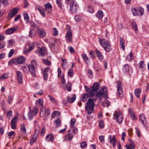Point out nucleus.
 <instances>
[{
	"mask_svg": "<svg viewBox=\"0 0 149 149\" xmlns=\"http://www.w3.org/2000/svg\"><path fill=\"white\" fill-rule=\"evenodd\" d=\"M48 97L49 98L50 100L52 102L55 104L57 103V102L53 97L51 95H48Z\"/></svg>",
	"mask_w": 149,
	"mask_h": 149,
	"instance_id": "obj_37",
	"label": "nucleus"
},
{
	"mask_svg": "<svg viewBox=\"0 0 149 149\" xmlns=\"http://www.w3.org/2000/svg\"><path fill=\"white\" fill-rule=\"evenodd\" d=\"M81 56L86 64H88V63L90 62V60L87 56L86 54L83 53L81 54Z\"/></svg>",
	"mask_w": 149,
	"mask_h": 149,
	"instance_id": "obj_21",
	"label": "nucleus"
},
{
	"mask_svg": "<svg viewBox=\"0 0 149 149\" xmlns=\"http://www.w3.org/2000/svg\"><path fill=\"white\" fill-rule=\"evenodd\" d=\"M120 115H122V113L120 111H116L114 113V115L115 116L113 118V119H115L117 118Z\"/></svg>",
	"mask_w": 149,
	"mask_h": 149,
	"instance_id": "obj_48",
	"label": "nucleus"
},
{
	"mask_svg": "<svg viewBox=\"0 0 149 149\" xmlns=\"http://www.w3.org/2000/svg\"><path fill=\"white\" fill-rule=\"evenodd\" d=\"M36 8L42 15L43 17H45V15L44 9L40 6L38 7V8Z\"/></svg>",
	"mask_w": 149,
	"mask_h": 149,
	"instance_id": "obj_25",
	"label": "nucleus"
},
{
	"mask_svg": "<svg viewBox=\"0 0 149 149\" xmlns=\"http://www.w3.org/2000/svg\"><path fill=\"white\" fill-rule=\"evenodd\" d=\"M15 41L13 39H11L9 40L8 41V44L9 46H11L13 45V43H14Z\"/></svg>",
	"mask_w": 149,
	"mask_h": 149,
	"instance_id": "obj_62",
	"label": "nucleus"
},
{
	"mask_svg": "<svg viewBox=\"0 0 149 149\" xmlns=\"http://www.w3.org/2000/svg\"><path fill=\"white\" fill-rule=\"evenodd\" d=\"M37 32L38 36L41 38H43L46 36V32L45 31L40 27L37 30Z\"/></svg>",
	"mask_w": 149,
	"mask_h": 149,
	"instance_id": "obj_6",
	"label": "nucleus"
},
{
	"mask_svg": "<svg viewBox=\"0 0 149 149\" xmlns=\"http://www.w3.org/2000/svg\"><path fill=\"white\" fill-rule=\"evenodd\" d=\"M17 29V26L12 27L10 29H9L6 30V33L7 34L10 35L13 33Z\"/></svg>",
	"mask_w": 149,
	"mask_h": 149,
	"instance_id": "obj_16",
	"label": "nucleus"
},
{
	"mask_svg": "<svg viewBox=\"0 0 149 149\" xmlns=\"http://www.w3.org/2000/svg\"><path fill=\"white\" fill-rule=\"evenodd\" d=\"M49 69V67L45 68L42 72L44 79L45 81H47V72Z\"/></svg>",
	"mask_w": 149,
	"mask_h": 149,
	"instance_id": "obj_19",
	"label": "nucleus"
},
{
	"mask_svg": "<svg viewBox=\"0 0 149 149\" xmlns=\"http://www.w3.org/2000/svg\"><path fill=\"white\" fill-rule=\"evenodd\" d=\"M8 77V75L6 74H4L3 75L0 77V79H4Z\"/></svg>",
	"mask_w": 149,
	"mask_h": 149,
	"instance_id": "obj_57",
	"label": "nucleus"
},
{
	"mask_svg": "<svg viewBox=\"0 0 149 149\" xmlns=\"http://www.w3.org/2000/svg\"><path fill=\"white\" fill-rule=\"evenodd\" d=\"M24 20L27 23H28L29 22V18L28 14L24 13Z\"/></svg>",
	"mask_w": 149,
	"mask_h": 149,
	"instance_id": "obj_34",
	"label": "nucleus"
},
{
	"mask_svg": "<svg viewBox=\"0 0 149 149\" xmlns=\"http://www.w3.org/2000/svg\"><path fill=\"white\" fill-rule=\"evenodd\" d=\"M97 98H89L86 103L85 108L86 111L88 114L92 113L94 110V107L95 105V102Z\"/></svg>",
	"mask_w": 149,
	"mask_h": 149,
	"instance_id": "obj_2",
	"label": "nucleus"
},
{
	"mask_svg": "<svg viewBox=\"0 0 149 149\" xmlns=\"http://www.w3.org/2000/svg\"><path fill=\"white\" fill-rule=\"evenodd\" d=\"M36 103L38 106H41V107H43V101L42 99H40L37 100L36 101Z\"/></svg>",
	"mask_w": 149,
	"mask_h": 149,
	"instance_id": "obj_26",
	"label": "nucleus"
},
{
	"mask_svg": "<svg viewBox=\"0 0 149 149\" xmlns=\"http://www.w3.org/2000/svg\"><path fill=\"white\" fill-rule=\"evenodd\" d=\"M73 137V135L72 134H68L65 136V139L67 140H71Z\"/></svg>",
	"mask_w": 149,
	"mask_h": 149,
	"instance_id": "obj_36",
	"label": "nucleus"
},
{
	"mask_svg": "<svg viewBox=\"0 0 149 149\" xmlns=\"http://www.w3.org/2000/svg\"><path fill=\"white\" fill-rule=\"evenodd\" d=\"M65 1L67 3L69 4L70 6L72 4H74V3L75 2L73 0H65Z\"/></svg>",
	"mask_w": 149,
	"mask_h": 149,
	"instance_id": "obj_54",
	"label": "nucleus"
},
{
	"mask_svg": "<svg viewBox=\"0 0 149 149\" xmlns=\"http://www.w3.org/2000/svg\"><path fill=\"white\" fill-rule=\"evenodd\" d=\"M138 15L142 16L144 13L143 9L141 7H138Z\"/></svg>",
	"mask_w": 149,
	"mask_h": 149,
	"instance_id": "obj_28",
	"label": "nucleus"
},
{
	"mask_svg": "<svg viewBox=\"0 0 149 149\" xmlns=\"http://www.w3.org/2000/svg\"><path fill=\"white\" fill-rule=\"evenodd\" d=\"M55 122L56 125V127H60L61 126V121L59 118H58L55 120Z\"/></svg>",
	"mask_w": 149,
	"mask_h": 149,
	"instance_id": "obj_35",
	"label": "nucleus"
},
{
	"mask_svg": "<svg viewBox=\"0 0 149 149\" xmlns=\"http://www.w3.org/2000/svg\"><path fill=\"white\" fill-rule=\"evenodd\" d=\"M95 52L97 55V56L99 59L101 60L103 59L104 58V56L102 53L99 51L97 49H95Z\"/></svg>",
	"mask_w": 149,
	"mask_h": 149,
	"instance_id": "obj_27",
	"label": "nucleus"
},
{
	"mask_svg": "<svg viewBox=\"0 0 149 149\" xmlns=\"http://www.w3.org/2000/svg\"><path fill=\"white\" fill-rule=\"evenodd\" d=\"M100 87L99 83L98 82L94 83L93 86L90 88L86 86H85L84 88L87 93H85L83 95L81 100L84 102L87 100L88 97H91L95 96V98H99L101 101L102 97L104 95H106L107 91L104 87H102V89H99Z\"/></svg>",
	"mask_w": 149,
	"mask_h": 149,
	"instance_id": "obj_1",
	"label": "nucleus"
},
{
	"mask_svg": "<svg viewBox=\"0 0 149 149\" xmlns=\"http://www.w3.org/2000/svg\"><path fill=\"white\" fill-rule=\"evenodd\" d=\"M7 1L6 0H0V4L4 5L6 6L7 3Z\"/></svg>",
	"mask_w": 149,
	"mask_h": 149,
	"instance_id": "obj_56",
	"label": "nucleus"
},
{
	"mask_svg": "<svg viewBox=\"0 0 149 149\" xmlns=\"http://www.w3.org/2000/svg\"><path fill=\"white\" fill-rule=\"evenodd\" d=\"M29 71L32 76L35 77H36V71L34 65L33 64H31L28 65Z\"/></svg>",
	"mask_w": 149,
	"mask_h": 149,
	"instance_id": "obj_4",
	"label": "nucleus"
},
{
	"mask_svg": "<svg viewBox=\"0 0 149 149\" xmlns=\"http://www.w3.org/2000/svg\"><path fill=\"white\" fill-rule=\"evenodd\" d=\"M120 46L123 50H124L125 49L124 45L125 42L124 39L121 37L120 38Z\"/></svg>",
	"mask_w": 149,
	"mask_h": 149,
	"instance_id": "obj_20",
	"label": "nucleus"
},
{
	"mask_svg": "<svg viewBox=\"0 0 149 149\" xmlns=\"http://www.w3.org/2000/svg\"><path fill=\"white\" fill-rule=\"evenodd\" d=\"M16 74L19 84H22V79L23 78L22 73L19 71H16Z\"/></svg>",
	"mask_w": 149,
	"mask_h": 149,
	"instance_id": "obj_9",
	"label": "nucleus"
},
{
	"mask_svg": "<svg viewBox=\"0 0 149 149\" xmlns=\"http://www.w3.org/2000/svg\"><path fill=\"white\" fill-rule=\"evenodd\" d=\"M132 28L136 32L138 30V27L136 23L134 22H132Z\"/></svg>",
	"mask_w": 149,
	"mask_h": 149,
	"instance_id": "obj_40",
	"label": "nucleus"
},
{
	"mask_svg": "<svg viewBox=\"0 0 149 149\" xmlns=\"http://www.w3.org/2000/svg\"><path fill=\"white\" fill-rule=\"evenodd\" d=\"M139 118L142 124L144 125H145L146 124L147 121L145 115L142 113L140 115Z\"/></svg>",
	"mask_w": 149,
	"mask_h": 149,
	"instance_id": "obj_18",
	"label": "nucleus"
},
{
	"mask_svg": "<svg viewBox=\"0 0 149 149\" xmlns=\"http://www.w3.org/2000/svg\"><path fill=\"white\" fill-rule=\"evenodd\" d=\"M76 123V120L74 119H71L70 121V126L72 128L74 127Z\"/></svg>",
	"mask_w": 149,
	"mask_h": 149,
	"instance_id": "obj_49",
	"label": "nucleus"
},
{
	"mask_svg": "<svg viewBox=\"0 0 149 149\" xmlns=\"http://www.w3.org/2000/svg\"><path fill=\"white\" fill-rule=\"evenodd\" d=\"M15 59L16 65L22 64L26 60L25 57L22 56Z\"/></svg>",
	"mask_w": 149,
	"mask_h": 149,
	"instance_id": "obj_10",
	"label": "nucleus"
},
{
	"mask_svg": "<svg viewBox=\"0 0 149 149\" xmlns=\"http://www.w3.org/2000/svg\"><path fill=\"white\" fill-rule=\"evenodd\" d=\"M54 136L51 134L47 135L46 137V140L48 141L52 142L54 141Z\"/></svg>",
	"mask_w": 149,
	"mask_h": 149,
	"instance_id": "obj_23",
	"label": "nucleus"
},
{
	"mask_svg": "<svg viewBox=\"0 0 149 149\" xmlns=\"http://www.w3.org/2000/svg\"><path fill=\"white\" fill-rule=\"evenodd\" d=\"M42 62L45 65L48 66H49L51 64V63L49 61L45 59H42Z\"/></svg>",
	"mask_w": 149,
	"mask_h": 149,
	"instance_id": "obj_43",
	"label": "nucleus"
},
{
	"mask_svg": "<svg viewBox=\"0 0 149 149\" xmlns=\"http://www.w3.org/2000/svg\"><path fill=\"white\" fill-rule=\"evenodd\" d=\"M116 86L118 88L117 95L118 96L123 95V92L121 87L122 84L121 82L120 81H118L117 82Z\"/></svg>",
	"mask_w": 149,
	"mask_h": 149,
	"instance_id": "obj_5",
	"label": "nucleus"
},
{
	"mask_svg": "<svg viewBox=\"0 0 149 149\" xmlns=\"http://www.w3.org/2000/svg\"><path fill=\"white\" fill-rule=\"evenodd\" d=\"M103 15V14L102 11L100 10L97 12L96 16L99 19H100L102 17Z\"/></svg>",
	"mask_w": 149,
	"mask_h": 149,
	"instance_id": "obj_31",
	"label": "nucleus"
},
{
	"mask_svg": "<svg viewBox=\"0 0 149 149\" xmlns=\"http://www.w3.org/2000/svg\"><path fill=\"white\" fill-rule=\"evenodd\" d=\"M99 125L100 128H102L104 126V123L102 120H99Z\"/></svg>",
	"mask_w": 149,
	"mask_h": 149,
	"instance_id": "obj_42",
	"label": "nucleus"
},
{
	"mask_svg": "<svg viewBox=\"0 0 149 149\" xmlns=\"http://www.w3.org/2000/svg\"><path fill=\"white\" fill-rule=\"evenodd\" d=\"M79 5L75 2L70 6V10L72 12L77 13V10L79 8Z\"/></svg>",
	"mask_w": 149,
	"mask_h": 149,
	"instance_id": "obj_11",
	"label": "nucleus"
},
{
	"mask_svg": "<svg viewBox=\"0 0 149 149\" xmlns=\"http://www.w3.org/2000/svg\"><path fill=\"white\" fill-rule=\"evenodd\" d=\"M135 129H136V132L137 133V136L139 137H140L141 136L140 134V131L139 130V128L137 127H135Z\"/></svg>",
	"mask_w": 149,
	"mask_h": 149,
	"instance_id": "obj_61",
	"label": "nucleus"
},
{
	"mask_svg": "<svg viewBox=\"0 0 149 149\" xmlns=\"http://www.w3.org/2000/svg\"><path fill=\"white\" fill-rule=\"evenodd\" d=\"M74 74V72L73 70L72 69H70L68 72V74L69 76L71 77H72L73 76Z\"/></svg>",
	"mask_w": 149,
	"mask_h": 149,
	"instance_id": "obj_53",
	"label": "nucleus"
},
{
	"mask_svg": "<svg viewBox=\"0 0 149 149\" xmlns=\"http://www.w3.org/2000/svg\"><path fill=\"white\" fill-rule=\"evenodd\" d=\"M66 88L67 90L68 91H71V84L69 83L68 82L66 86Z\"/></svg>",
	"mask_w": 149,
	"mask_h": 149,
	"instance_id": "obj_47",
	"label": "nucleus"
},
{
	"mask_svg": "<svg viewBox=\"0 0 149 149\" xmlns=\"http://www.w3.org/2000/svg\"><path fill=\"white\" fill-rule=\"evenodd\" d=\"M13 63L16 64L15 58H12L9 61L8 63V65L10 66Z\"/></svg>",
	"mask_w": 149,
	"mask_h": 149,
	"instance_id": "obj_50",
	"label": "nucleus"
},
{
	"mask_svg": "<svg viewBox=\"0 0 149 149\" xmlns=\"http://www.w3.org/2000/svg\"><path fill=\"white\" fill-rule=\"evenodd\" d=\"M107 44L103 48L105 51L107 52H109L111 51L112 48H111V44L110 42Z\"/></svg>",
	"mask_w": 149,
	"mask_h": 149,
	"instance_id": "obj_24",
	"label": "nucleus"
},
{
	"mask_svg": "<svg viewBox=\"0 0 149 149\" xmlns=\"http://www.w3.org/2000/svg\"><path fill=\"white\" fill-rule=\"evenodd\" d=\"M19 8H15L12 9L8 14V16L10 18H12L18 12Z\"/></svg>",
	"mask_w": 149,
	"mask_h": 149,
	"instance_id": "obj_8",
	"label": "nucleus"
},
{
	"mask_svg": "<svg viewBox=\"0 0 149 149\" xmlns=\"http://www.w3.org/2000/svg\"><path fill=\"white\" fill-rule=\"evenodd\" d=\"M28 46H29V47L28 49V52H30L33 48V47L34 46V44L33 43H32L30 45L29 44H28Z\"/></svg>",
	"mask_w": 149,
	"mask_h": 149,
	"instance_id": "obj_51",
	"label": "nucleus"
},
{
	"mask_svg": "<svg viewBox=\"0 0 149 149\" xmlns=\"http://www.w3.org/2000/svg\"><path fill=\"white\" fill-rule=\"evenodd\" d=\"M76 98V95L75 94H74L73 95V96L72 97L69 98V97L68 99V101L70 103L73 102L75 100Z\"/></svg>",
	"mask_w": 149,
	"mask_h": 149,
	"instance_id": "obj_33",
	"label": "nucleus"
},
{
	"mask_svg": "<svg viewBox=\"0 0 149 149\" xmlns=\"http://www.w3.org/2000/svg\"><path fill=\"white\" fill-rule=\"evenodd\" d=\"M87 11L90 13H93L94 12L93 9L91 7H88L87 8Z\"/></svg>",
	"mask_w": 149,
	"mask_h": 149,
	"instance_id": "obj_64",
	"label": "nucleus"
},
{
	"mask_svg": "<svg viewBox=\"0 0 149 149\" xmlns=\"http://www.w3.org/2000/svg\"><path fill=\"white\" fill-rule=\"evenodd\" d=\"M141 92V90L139 88L135 89L134 91V93L137 97H140Z\"/></svg>",
	"mask_w": 149,
	"mask_h": 149,
	"instance_id": "obj_32",
	"label": "nucleus"
},
{
	"mask_svg": "<svg viewBox=\"0 0 149 149\" xmlns=\"http://www.w3.org/2000/svg\"><path fill=\"white\" fill-rule=\"evenodd\" d=\"M60 114V113L59 111H55L53 112L52 114V118H54L55 116H58Z\"/></svg>",
	"mask_w": 149,
	"mask_h": 149,
	"instance_id": "obj_46",
	"label": "nucleus"
},
{
	"mask_svg": "<svg viewBox=\"0 0 149 149\" xmlns=\"http://www.w3.org/2000/svg\"><path fill=\"white\" fill-rule=\"evenodd\" d=\"M87 72L88 75L90 76V77H93V72L92 71L89 69L88 70Z\"/></svg>",
	"mask_w": 149,
	"mask_h": 149,
	"instance_id": "obj_63",
	"label": "nucleus"
},
{
	"mask_svg": "<svg viewBox=\"0 0 149 149\" xmlns=\"http://www.w3.org/2000/svg\"><path fill=\"white\" fill-rule=\"evenodd\" d=\"M40 130V126H38V128L36 130V131L33 136L32 137L31 139L30 142V144L32 145L34 143H35L37 140V138L39 134Z\"/></svg>",
	"mask_w": 149,
	"mask_h": 149,
	"instance_id": "obj_3",
	"label": "nucleus"
},
{
	"mask_svg": "<svg viewBox=\"0 0 149 149\" xmlns=\"http://www.w3.org/2000/svg\"><path fill=\"white\" fill-rule=\"evenodd\" d=\"M139 67L140 68L144 70L145 69V65L144 63V62L143 61H141L139 63Z\"/></svg>",
	"mask_w": 149,
	"mask_h": 149,
	"instance_id": "obj_39",
	"label": "nucleus"
},
{
	"mask_svg": "<svg viewBox=\"0 0 149 149\" xmlns=\"http://www.w3.org/2000/svg\"><path fill=\"white\" fill-rule=\"evenodd\" d=\"M119 115V116L115 119H116V120L118 122V123H121L122 122L123 119V117L122 115Z\"/></svg>",
	"mask_w": 149,
	"mask_h": 149,
	"instance_id": "obj_38",
	"label": "nucleus"
},
{
	"mask_svg": "<svg viewBox=\"0 0 149 149\" xmlns=\"http://www.w3.org/2000/svg\"><path fill=\"white\" fill-rule=\"evenodd\" d=\"M99 42L101 44L102 46L104 48L110 42L105 39H99Z\"/></svg>",
	"mask_w": 149,
	"mask_h": 149,
	"instance_id": "obj_17",
	"label": "nucleus"
},
{
	"mask_svg": "<svg viewBox=\"0 0 149 149\" xmlns=\"http://www.w3.org/2000/svg\"><path fill=\"white\" fill-rule=\"evenodd\" d=\"M30 25L31 27L36 28L37 30L40 27L39 26L37 25L35 23L33 22H30Z\"/></svg>",
	"mask_w": 149,
	"mask_h": 149,
	"instance_id": "obj_44",
	"label": "nucleus"
},
{
	"mask_svg": "<svg viewBox=\"0 0 149 149\" xmlns=\"http://www.w3.org/2000/svg\"><path fill=\"white\" fill-rule=\"evenodd\" d=\"M13 121H11L10 122L11 127L12 129H15L16 128V123H14Z\"/></svg>",
	"mask_w": 149,
	"mask_h": 149,
	"instance_id": "obj_60",
	"label": "nucleus"
},
{
	"mask_svg": "<svg viewBox=\"0 0 149 149\" xmlns=\"http://www.w3.org/2000/svg\"><path fill=\"white\" fill-rule=\"evenodd\" d=\"M102 104L103 107H108L110 105V103L109 101L106 100L105 102H103L102 103Z\"/></svg>",
	"mask_w": 149,
	"mask_h": 149,
	"instance_id": "obj_41",
	"label": "nucleus"
},
{
	"mask_svg": "<svg viewBox=\"0 0 149 149\" xmlns=\"http://www.w3.org/2000/svg\"><path fill=\"white\" fill-rule=\"evenodd\" d=\"M38 112V109L36 107H34L33 108V110L31 111L30 110L28 113V116L29 117V119L31 120L33 118V114L35 112V115H36Z\"/></svg>",
	"mask_w": 149,
	"mask_h": 149,
	"instance_id": "obj_7",
	"label": "nucleus"
},
{
	"mask_svg": "<svg viewBox=\"0 0 149 149\" xmlns=\"http://www.w3.org/2000/svg\"><path fill=\"white\" fill-rule=\"evenodd\" d=\"M50 109H47L46 110L43 107H41L40 108V116L43 117L45 115L47 114V115H48L50 114Z\"/></svg>",
	"mask_w": 149,
	"mask_h": 149,
	"instance_id": "obj_12",
	"label": "nucleus"
},
{
	"mask_svg": "<svg viewBox=\"0 0 149 149\" xmlns=\"http://www.w3.org/2000/svg\"><path fill=\"white\" fill-rule=\"evenodd\" d=\"M109 142L112 145L113 147H114L116 145V139L113 136L112 138V136L111 135H110L109 136Z\"/></svg>",
	"mask_w": 149,
	"mask_h": 149,
	"instance_id": "obj_14",
	"label": "nucleus"
},
{
	"mask_svg": "<svg viewBox=\"0 0 149 149\" xmlns=\"http://www.w3.org/2000/svg\"><path fill=\"white\" fill-rule=\"evenodd\" d=\"M27 67L25 66H22L21 67V69L24 72L27 73L28 72Z\"/></svg>",
	"mask_w": 149,
	"mask_h": 149,
	"instance_id": "obj_58",
	"label": "nucleus"
},
{
	"mask_svg": "<svg viewBox=\"0 0 149 149\" xmlns=\"http://www.w3.org/2000/svg\"><path fill=\"white\" fill-rule=\"evenodd\" d=\"M72 34L71 31L70 29H68L66 38L67 40L71 42L72 41Z\"/></svg>",
	"mask_w": 149,
	"mask_h": 149,
	"instance_id": "obj_15",
	"label": "nucleus"
},
{
	"mask_svg": "<svg viewBox=\"0 0 149 149\" xmlns=\"http://www.w3.org/2000/svg\"><path fill=\"white\" fill-rule=\"evenodd\" d=\"M14 53V50L13 49H11L10 50V52L8 54V57H11Z\"/></svg>",
	"mask_w": 149,
	"mask_h": 149,
	"instance_id": "obj_59",
	"label": "nucleus"
},
{
	"mask_svg": "<svg viewBox=\"0 0 149 149\" xmlns=\"http://www.w3.org/2000/svg\"><path fill=\"white\" fill-rule=\"evenodd\" d=\"M45 10L47 13H49L52 11V6L49 3L44 4Z\"/></svg>",
	"mask_w": 149,
	"mask_h": 149,
	"instance_id": "obj_13",
	"label": "nucleus"
},
{
	"mask_svg": "<svg viewBox=\"0 0 149 149\" xmlns=\"http://www.w3.org/2000/svg\"><path fill=\"white\" fill-rule=\"evenodd\" d=\"M123 70L126 72H128L130 71L129 66L127 64H125L124 65Z\"/></svg>",
	"mask_w": 149,
	"mask_h": 149,
	"instance_id": "obj_52",
	"label": "nucleus"
},
{
	"mask_svg": "<svg viewBox=\"0 0 149 149\" xmlns=\"http://www.w3.org/2000/svg\"><path fill=\"white\" fill-rule=\"evenodd\" d=\"M36 35V31L33 29H31L30 31L29 35L31 38L34 37Z\"/></svg>",
	"mask_w": 149,
	"mask_h": 149,
	"instance_id": "obj_30",
	"label": "nucleus"
},
{
	"mask_svg": "<svg viewBox=\"0 0 149 149\" xmlns=\"http://www.w3.org/2000/svg\"><path fill=\"white\" fill-rule=\"evenodd\" d=\"M20 130L22 132L23 134H25L26 133V129L24 124L21 125Z\"/></svg>",
	"mask_w": 149,
	"mask_h": 149,
	"instance_id": "obj_29",
	"label": "nucleus"
},
{
	"mask_svg": "<svg viewBox=\"0 0 149 149\" xmlns=\"http://www.w3.org/2000/svg\"><path fill=\"white\" fill-rule=\"evenodd\" d=\"M87 146L86 143V142H83L80 143V147L82 148H84Z\"/></svg>",
	"mask_w": 149,
	"mask_h": 149,
	"instance_id": "obj_55",
	"label": "nucleus"
},
{
	"mask_svg": "<svg viewBox=\"0 0 149 149\" xmlns=\"http://www.w3.org/2000/svg\"><path fill=\"white\" fill-rule=\"evenodd\" d=\"M131 11L133 15L135 16L137 15V12H136V9L135 8H132Z\"/></svg>",
	"mask_w": 149,
	"mask_h": 149,
	"instance_id": "obj_45",
	"label": "nucleus"
},
{
	"mask_svg": "<svg viewBox=\"0 0 149 149\" xmlns=\"http://www.w3.org/2000/svg\"><path fill=\"white\" fill-rule=\"evenodd\" d=\"M38 51L39 54H40V56H43L46 52V49L45 47H42L39 49Z\"/></svg>",
	"mask_w": 149,
	"mask_h": 149,
	"instance_id": "obj_22",
	"label": "nucleus"
}]
</instances>
